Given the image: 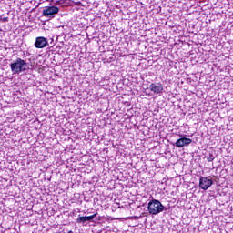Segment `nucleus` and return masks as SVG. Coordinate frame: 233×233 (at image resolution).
Masks as SVG:
<instances>
[{"mask_svg": "<svg viewBox=\"0 0 233 233\" xmlns=\"http://www.w3.org/2000/svg\"><path fill=\"white\" fill-rule=\"evenodd\" d=\"M123 177H124V179H126V178H127V177H123V176H121V177H117V179H120V181H122V180H123Z\"/></svg>", "mask_w": 233, "mask_h": 233, "instance_id": "obj_11", "label": "nucleus"}, {"mask_svg": "<svg viewBox=\"0 0 233 233\" xmlns=\"http://www.w3.org/2000/svg\"><path fill=\"white\" fill-rule=\"evenodd\" d=\"M190 143H192V139L187 138V137H181L177 140V142L175 143V146L177 148H183V147H188Z\"/></svg>", "mask_w": 233, "mask_h": 233, "instance_id": "obj_7", "label": "nucleus"}, {"mask_svg": "<svg viewBox=\"0 0 233 233\" xmlns=\"http://www.w3.org/2000/svg\"><path fill=\"white\" fill-rule=\"evenodd\" d=\"M35 48H46L48 46V40L44 36H38L35 42Z\"/></svg>", "mask_w": 233, "mask_h": 233, "instance_id": "obj_5", "label": "nucleus"}, {"mask_svg": "<svg viewBox=\"0 0 233 233\" xmlns=\"http://www.w3.org/2000/svg\"><path fill=\"white\" fill-rule=\"evenodd\" d=\"M148 213L152 216H157V214H161L163 210H165V206L161 203V201L157 199H152L147 204Z\"/></svg>", "mask_w": 233, "mask_h": 233, "instance_id": "obj_2", "label": "nucleus"}, {"mask_svg": "<svg viewBox=\"0 0 233 233\" xmlns=\"http://www.w3.org/2000/svg\"><path fill=\"white\" fill-rule=\"evenodd\" d=\"M44 17H54L56 14H59V9L56 6H46L42 12Z\"/></svg>", "mask_w": 233, "mask_h": 233, "instance_id": "obj_4", "label": "nucleus"}, {"mask_svg": "<svg viewBox=\"0 0 233 233\" xmlns=\"http://www.w3.org/2000/svg\"><path fill=\"white\" fill-rule=\"evenodd\" d=\"M11 72L13 75L21 74L22 72H26L28 68V64L26 60L17 58L13 63L10 64Z\"/></svg>", "mask_w": 233, "mask_h": 233, "instance_id": "obj_1", "label": "nucleus"}, {"mask_svg": "<svg viewBox=\"0 0 233 233\" xmlns=\"http://www.w3.org/2000/svg\"><path fill=\"white\" fill-rule=\"evenodd\" d=\"M212 178L210 177H201L199 179V187L202 190H208L212 187Z\"/></svg>", "mask_w": 233, "mask_h": 233, "instance_id": "obj_3", "label": "nucleus"}, {"mask_svg": "<svg viewBox=\"0 0 233 233\" xmlns=\"http://www.w3.org/2000/svg\"><path fill=\"white\" fill-rule=\"evenodd\" d=\"M97 216V214H94L88 217H85L86 218V221H92V219H95L96 217Z\"/></svg>", "mask_w": 233, "mask_h": 233, "instance_id": "obj_9", "label": "nucleus"}, {"mask_svg": "<svg viewBox=\"0 0 233 233\" xmlns=\"http://www.w3.org/2000/svg\"><path fill=\"white\" fill-rule=\"evenodd\" d=\"M63 3H65V0H59V1H58V4H59V5H63Z\"/></svg>", "mask_w": 233, "mask_h": 233, "instance_id": "obj_12", "label": "nucleus"}, {"mask_svg": "<svg viewBox=\"0 0 233 233\" xmlns=\"http://www.w3.org/2000/svg\"><path fill=\"white\" fill-rule=\"evenodd\" d=\"M206 158L208 159V161L210 163V162H212V160L214 159V155H212V154H208L207 157H206Z\"/></svg>", "mask_w": 233, "mask_h": 233, "instance_id": "obj_10", "label": "nucleus"}, {"mask_svg": "<svg viewBox=\"0 0 233 233\" xmlns=\"http://www.w3.org/2000/svg\"><path fill=\"white\" fill-rule=\"evenodd\" d=\"M76 221H77V223H86V217H78Z\"/></svg>", "mask_w": 233, "mask_h": 233, "instance_id": "obj_8", "label": "nucleus"}, {"mask_svg": "<svg viewBox=\"0 0 233 233\" xmlns=\"http://www.w3.org/2000/svg\"><path fill=\"white\" fill-rule=\"evenodd\" d=\"M149 90L153 92V94H163V84L152 83L149 86Z\"/></svg>", "mask_w": 233, "mask_h": 233, "instance_id": "obj_6", "label": "nucleus"}]
</instances>
